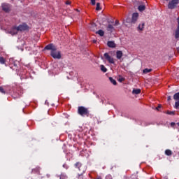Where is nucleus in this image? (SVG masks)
Listing matches in <instances>:
<instances>
[{
  "label": "nucleus",
  "mask_w": 179,
  "mask_h": 179,
  "mask_svg": "<svg viewBox=\"0 0 179 179\" xmlns=\"http://www.w3.org/2000/svg\"><path fill=\"white\" fill-rule=\"evenodd\" d=\"M91 3L93 6L96 5V0H91Z\"/></svg>",
  "instance_id": "72a5a7b5"
},
{
  "label": "nucleus",
  "mask_w": 179,
  "mask_h": 179,
  "mask_svg": "<svg viewBox=\"0 0 179 179\" xmlns=\"http://www.w3.org/2000/svg\"><path fill=\"white\" fill-rule=\"evenodd\" d=\"M74 166L76 167V169H78V173H80V175L85 174V173L86 172V168L80 162H76L74 164Z\"/></svg>",
  "instance_id": "7ed1b4c3"
},
{
  "label": "nucleus",
  "mask_w": 179,
  "mask_h": 179,
  "mask_svg": "<svg viewBox=\"0 0 179 179\" xmlns=\"http://www.w3.org/2000/svg\"><path fill=\"white\" fill-rule=\"evenodd\" d=\"M179 3V0H171L168 4L169 9H176L177 5Z\"/></svg>",
  "instance_id": "20e7f679"
},
{
  "label": "nucleus",
  "mask_w": 179,
  "mask_h": 179,
  "mask_svg": "<svg viewBox=\"0 0 179 179\" xmlns=\"http://www.w3.org/2000/svg\"><path fill=\"white\" fill-rule=\"evenodd\" d=\"M103 57L106 61L109 62V64H115V62H114V58L111 57V56L108 55V53H104Z\"/></svg>",
  "instance_id": "39448f33"
},
{
  "label": "nucleus",
  "mask_w": 179,
  "mask_h": 179,
  "mask_svg": "<svg viewBox=\"0 0 179 179\" xmlns=\"http://www.w3.org/2000/svg\"><path fill=\"white\" fill-rule=\"evenodd\" d=\"M146 9V6L143 4H139L138 6V10H139V12H143V10H145Z\"/></svg>",
  "instance_id": "4468645a"
},
{
  "label": "nucleus",
  "mask_w": 179,
  "mask_h": 179,
  "mask_svg": "<svg viewBox=\"0 0 179 179\" xmlns=\"http://www.w3.org/2000/svg\"><path fill=\"white\" fill-rule=\"evenodd\" d=\"M109 80H110V83H113V85H114L115 86V85H117V81L115 80H114L113 78V77H110Z\"/></svg>",
  "instance_id": "5701e85b"
},
{
  "label": "nucleus",
  "mask_w": 179,
  "mask_h": 179,
  "mask_svg": "<svg viewBox=\"0 0 179 179\" xmlns=\"http://www.w3.org/2000/svg\"><path fill=\"white\" fill-rule=\"evenodd\" d=\"M144 28H145V22L140 24L138 27V30H140L141 31H143Z\"/></svg>",
  "instance_id": "6ab92c4d"
},
{
  "label": "nucleus",
  "mask_w": 179,
  "mask_h": 179,
  "mask_svg": "<svg viewBox=\"0 0 179 179\" xmlns=\"http://www.w3.org/2000/svg\"><path fill=\"white\" fill-rule=\"evenodd\" d=\"M90 29V30H92V31H96V29H97V25H96L95 23H93V24H91Z\"/></svg>",
  "instance_id": "a211bd4d"
},
{
  "label": "nucleus",
  "mask_w": 179,
  "mask_h": 179,
  "mask_svg": "<svg viewBox=\"0 0 179 179\" xmlns=\"http://www.w3.org/2000/svg\"><path fill=\"white\" fill-rule=\"evenodd\" d=\"M138 17H139V13H133L131 17V23H134V24L136 23Z\"/></svg>",
  "instance_id": "9d476101"
},
{
  "label": "nucleus",
  "mask_w": 179,
  "mask_h": 179,
  "mask_svg": "<svg viewBox=\"0 0 179 179\" xmlns=\"http://www.w3.org/2000/svg\"><path fill=\"white\" fill-rule=\"evenodd\" d=\"M120 82H122V79H120Z\"/></svg>",
  "instance_id": "37998d69"
},
{
  "label": "nucleus",
  "mask_w": 179,
  "mask_h": 179,
  "mask_svg": "<svg viewBox=\"0 0 179 179\" xmlns=\"http://www.w3.org/2000/svg\"><path fill=\"white\" fill-rule=\"evenodd\" d=\"M173 99L176 100L175 108L178 109L179 108V92L176 93L173 95Z\"/></svg>",
  "instance_id": "6e6552de"
},
{
  "label": "nucleus",
  "mask_w": 179,
  "mask_h": 179,
  "mask_svg": "<svg viewBox=\"0 0 179 179\" xmlns=\"http://www.w3.org/2000/svg\"><path fill=\"white\" fill-rule=\"evenodd\" d=\"M1 64L5 65V66H8V62L6 61V57H1Z\"/></svg>",
  "instance_id": "f8f14e48"
},
{
  "label": "nucleus",
  "mask_w": 179,
  "mask_h": 179,
  "mask_svg": "<svg viewBox=\"0 0 179 179\" xmlns=\"http://www.w3.org/2000/svg\"><path fill=\"white\" fill-rule=\"evenodd\" d=\"M119 24H120V21H119V20H116V21L115 22L114 26H118Z\"/></svg>",
  "instance_id": "473e14b6"
},
{
  "label": "nucleus",
  "mask_w": 179,
  "mask_h": 179,
  "mask_svg": "<svg viewBox=\"0 0 179 179\" xmlns=\"http://www.w3.org/2000/svg\"><path fill=\"white\" fill-rule=\"evenodd\" d=\"M143 73H149L150 72H152V69H145L143 70Z\"/></svg>",
  "instance_id": "a878e982"
},
{
  "label": "nucleus",
  "mask_w": 179,
  "mask_h": 179,
  "mask_svg": "<svg viewBox=\"0 0 179 179\" xmlns=\"http://www.w3.org/2000/svg\"><path fill=\"white\" fill-rule=\"evenodd\" d=\"M78 114L81 115V117H89V115H90V111L89 108L85 106H79L78 108Z\"/></svg>",
  "instance_id": "f03ea898"
},
{
  "label": "nucleus",
  "mask_w": 179,
  "mask_h": 179,
  "mask_svg": "<svg viewBox=\"0 0 179 179\" xmlns=\"http://www.w3.org/2000/svg\"><path fill=\"white\" fill-rule=\"evenodd\" d=\"M63 167L64 168V169H68V165L66 164H63Z\"/></svg>",
  "instance_id": "f704fd0d"
},
{
  "label": "nucleus",
  "mask_w": 179,
  "mask_h": 179,
  "mask_svg": "<svg viewBox=\"0 0 179 179\" xmlns=\"http://www.w3.org/2000/svg\"><path fill=\"white\" fill-rule=\"evenodd\" d=\"M107 45L110 47V48H115V43H114V41H108Z\"/></svg>",
  "instance_id": "2eb2a0df"
},
{
  "label": "nucleus",
  "mask_w": 179,
  "mask_h": 179,
  "mask_svg": "<svg viewBox=\"0 0 179 179\" xmlns=\"http://www.w3.org/2000/svg\"><path fill=\"white\" fill-rule=\"evenodd\" d=\"M165 1H169V0H165Z\"/></svg>",
  "instance_id": "c03bdc74"
},
{
  "label": "nucleus",
  "mask_w": 179,
  "mask_h": 179,
  "mask_svg": "<svg viewBox=\"0 0 179 179\" xmlns=\"http://www.w3.org/2000/svg\"><path fill=\"white\" fill-rule=\"evenodd\" d=\"M18 31H24V30H27L29 29V26L26 24H22L17 27Z\"/></svg>",
  "instance_id": "1a4fd4ad"
},
{
  "label": "nucleus",
  "mask_w": 179,
  "mask_h": 179,
  "mask_svg": "<svg viewBox=\"0 0 179 179\" xmlns=\"http://www.w3.org/2000/svg\"><path fill=\"white\" fill-rule=\"evenodd\" d=\"M96 10H101V8L100 7V3H96Z\"/></svg>",
  "instance_id": "cd10ccee"
},
{
  "label": "nucleus",
  "mask_w": 179,
  "mask_h": 179,
  "mask_svg": "<svg viewBox=\"0 0 179 179\" xmlns=\"http://www.w3.org/2000/svg\"><path fill=\"white\" fill-rule=\"evenodd\" d=\"M10 92V87L9 86H3L1 87V93L3 94H9Z\"/></svg>",
  "instance_id": "423d86ee"
},
{
  "label": "nucleus",
  "mask_w": 179,
  "mask_h": 179,
  "mask_svg": "<svg viewBox=\"0 0 179 179\" xmlns=\"http://www.w3.org/2000/svg\"><path fill=\"white\" fill-rule=\"evenodd\" d=\"M167 100H168V101H170V100H171V96H169L167 97Z\"/></svg>",
  "instance_id": "e433bc0d"
},
{
  "label": "nucleus",
  "mask_w": 179,
  "mask_h": 179,
  "mask_svg": "<svg viewBox=\"0 0 179 179\" xmlns=\"http://www.w3.org/2000/svg\"><path fill=\"white\" fill-rule=\"evenodd\" d=\"M96 34H99L101 37H103V36H104V31L99 29L96 32Z\"/></svg>",
  "instance_id": "4be33fe9"
},
{
  "label": "nucleus",
  "mask_w": 179,
  "mask_h": 179,
  "mask_svg": "<svg viewBox=\"0 0 179 179\" xmlns=\"http://www.w3.org/2000/svg\"><path fill=\"white\" fill-rule=\"evenodd\" d=\"M66 5H71V1H66Z\"/></svg>",
  "instance_id": "c9c22d12"
},
{
  "label": "nucleus",
  "mask_w": 179,
  "mask_h": 179,
  "mask_svg": "<svg viewBox=\"0 0 179 179\" xmlns=\"http://www.w3.org/2000/svg\"><path fill=\"white\" fill-rule=\"evenodd\" d=\"M133 3L134 6H139V5H141V3L139 1H137V0H134Z\"/></svg>",
  "instance_id": "b1692460"
},
{
  "label": "nucleus",
  "mask_w": 179,
  "mask_h": 179,
  "mask_svg": "<svg viewBox=\"0 0 179 179\" xmlns=\"http://www.w3.org/2000/svg\"><path fill=\"white\" fill-rule=\"evenodd\" d=\"M157 110H159V108H162V105H159L158 107L156 108Z\"/></svg>",
  "instance_id": "58836bf2"
},
{
  "label": "nucleus",
  "mask_w": 179,
  "mask_h": 179,
  "mask_svg": "<svg viewBox=\"0 0 179 179\" xmlns=\"http://www.w3.org/2000/svg\"><path fill=\"white\" fill-rule=\"evenodd\" d=\"M177 22H178V26H177V27H179V17L177 18Z\"/></svg>",
  "instance_id": "4c0bfd02"
},
{
  "label": "nucleus",
  "mask_w": 179,
  "mask_h": 179,
  "mask_svg": "<svg viewBox=\"0 0 179 179\" xmlns=\"http://www.w3.org/2000/svg\"><path fill=\"white\" fill-rule=\"evenodd\" d=\"M177 51H178V52H179V47L177 48Z\"/></svg>",
  "instance_id": "79ce46f5"
},
{
  "label": "nucleus",
  "mask_w": 179,
  "mask_h": 179,
  "mask_svg": "<svg viewBox=\"0 0 179 179\" xmlns=\"http://www.w3.org/2000/svg\"><path fill=\"white\" fill-rule=\"evenodd\" d=\"M130 179H136V175L133 174L131 176Z\"/></svg>",
  "instance_id": "2f4dec72"
},
{
  "label": "nucleus",
  "mask_w": 179,
  "mask_h": 179,
  "mask_svg": "<svg viewBox=\"0 0 179 179\" xmlns=\"http://www.w3.org/2000/svg\"><path fill=\"white\" fill-rule=\"evenodd\" d=\"M167 114H169V115H174V114H176V112H174V111H168Z\"/></svg>",
  "instance_id": "c85d7f7f"
},
{
  "label": "nucleus",
  "mask_w": 179,
  "mask_h": 179,
  "mask_svg": "<svg viewBox=\"0 0 179 179\" xmlns=\"http://www.w3.org/2000/svg\"><path fill=\"white\" fill-rule=\"evenodd\" d=\"M78 179H83V174H81L80 173H78Z\"/></svg>",
  "instance_id": "c756f323"
},
{
  "label": "nucleus",
  "mask_w": 179,
  "mask_h": 179,
  "mask_svg": "<svg viewBox=\"0 0 179 179\" xmlns=\"http://www.w3.org/2000/svg\"><path fill=\"white\" fill-rule=\"evenodd\" d=\"M19 30L17 29V27H13L10 30V34H12V36H14V34H17V32Z\"/></svg>",
  "instance_id": "9b49d317"
},
{
  "label": "nucleus",
  "mask_w": 179,
  "mask_h": 179,
  "mask_svg": "<svg viewBox=\"0 0 179 179\" xmlns=\"http://www.w3.org/2000/svg\"><path fill=\"white\" fill-rule=\"evenodd\" d=\"M44 50H47L48 51H50V55L54 58V59H61V51L57 50V46L53 43H50L47 45Z\"/></svg>",
  "instance_id": "f257e3e1"
},
{
  "label": "nucleus",
  "mask_w": 179,
  "mask_h": 179,
  "mask_svg": "<svg viewBox=\"0 0 179 179\" xmlns=\"http://www.w3.org/2000/svg\"><path fill=\"white\" fill-rule=\"evenodd\" d=\"M173 34H174L175 38L176 40H178V38H179V27L176 28Z\"/></svg>",
  "instance_id": "dca6fc26"
},
{
  "label": "nucleus",
  "mask_w": 179,
  "mask_h": 179,
  "mask_svg": "<svg viewBox=\"0 0 179 179\" xmlns=\"http://www.w3.org/2000/svg\"><path fill=\"white\" fill-rule=\"evenodd\" d=\"M171 127H174V125H176V123L171 122Z\"/></svg>",
  "instance_id": "ea45409f"
},
{
  "label": "nucleus",
  "mask_w": 179,
  "mask_h": 179,
  "mask_svg": "<svg viewBox=\"0 0 179 179\" xmlns=\"http://www.w3.org/2000/svg\"><path fill=\"white\" fill-rule=\"evenodd\" d=\"M48 178H50V176L49 174H47Z\"/></svg>",
  "instance_id": "a19ab883"
},
{
  "label": "nucleus",
  "mask_w": 179,
  "mask_h": 179,
  "mask_svg": "<svg viewBox=\"0 0 179 179\" xmlns=\"http://www.w3.org/2000/svg\"><path fill=\"white\" fill-rule=\"evenodd\" d=\"M106 179H113V176L111 175H107Z\"/></svg>",
  "instance_id": "7c9ffc66"
},
{
  "label": "nucleus",
  "mask_w": 179,
  "mask_h": 179,
  "mask_svg": "<svg viewBox=\"0 0 179 179\" xmlns=\"http://www.w3.org/2000/svg\"><path fill=\"white\" fill-rule=\"evenodd\" d=\"M106 30L110 33H113V31H114V27L112 24H108Z\"/></svg>",
  "instance_id": "f3484780"
},
{
  "label": "nucleus",
  "mask_w": 179,
  "mask_h": 179,
  "mask_svg": "<svg viewBox=\"0 0 179 179\" xmlns=\"http://www.w3.org/2000/svg\"><path fill=\"white\" fill-rule=\"evenodd\" d=\"M59 179H68V176L65 173H62Z\"/></svg>",
  "instance_id": "bb28decb"
},
{
  "label": "nucleus",
  "mask_w": 179,
  "mask_h": 179,
  "mask_svg": "<svg viewBox=\"0 0 179 179\" xmlns=\"http://www.w3.org/2000/svg\"><path fill=\"white\" fill-rule=\"evenodd\" d=\"M165 155L166 156H171L173 155V151H171V150H165Z\"/></svg>",
  "instance_id": "412c9836"
},
{
  "label": "nucleus",
  "mask_w": 179,
  "mask_h": 179,
  "mask_svg": "<svg viewBox=\"0 0 179 179\" xmlns=\"http://www.w3.org/2000/svg\"><path fill=\"white\" fill-rule=\"evenodd\" d=\"M101 71L102 72L106 73V72H107V68H106V66H104V65H101Z\"/></svg>",
  "instance_id": "393cba45"
},
{
  "label": "nucleus",
  "mask_w": 179,
  "mask_h": 179,
  "mask_svg": "<svg viewBox=\"0 0 179 179\" xmlns=\"http://www.w3.org/2000/svg\"><path fill=\"white\" fill-rule=\"evenodd\" d=\"M2 10L6 12V13H9L10 12V5L9 3H4L1 6Z\"/></svg>",
  "instance_id": "0eeeda50"
},
{
  "label": "nucleus",
  "mask_w": 179,
  "mask_h": 179,
  "mask_svg": "<svg viewBox=\"0 0 179 179\" xmlns=\"http://www.w3.org/2000/svg\"><path fill=\"white\" fill-rule=\"evenodd\" d=\"M132 93L133 94H140L141 89H134Z\"/></svg>",
  "instance_id": "aec40b11"
},
{
  "label": "nucleus",
  "mask_w": 179,
  "mask_h": 179,
  "mask_svg": "<svg viewBox=\"0 0 179 179\" xmlns=\"http://www.w3.org/2000/svg\"><path fill=\"white\" fill-rule=\"evenodd\" d=\"M122 55H123V53H122V51L121 50H117L116 52V58L117 59H121V58H122Z\"/></svg>",
  "instance_id": "ddd939ff"
}]
</instances>
